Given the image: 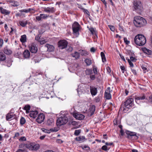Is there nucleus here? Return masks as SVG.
I'll list each match as a JSON object with an SVG mask.
<instances>
[{"instance_id":"nucleus-27","label":"nucleus","mask_w":152,"mask_h":152,"mask_svg":"<svg viewBox=\"0 0 152 152\" xmlns=\"http://www.w3.org/2000/svg\"><path fill=\"white\" fill-rule=\"evenodd\" d=\"M4 53L5 54H6L7 55H10V54L12 52L11 50H9L7 47H6L4 48Z\"/></svg>"},{"instance_id":"nucleus-43","label":"nucleus","mask_w":152,"mask_h":152,"mask_svg":"<svg viewBox=\"0 0 152 152\" xmlns=\"http://www.w3.org/2000/svg\"><path fill=\"white\" fill-rule=\"evenodd\" d=\"M83 10V12L85 13L87 15H90V13H89V12L88 11V10L85 9L84 8H82L81 9Z\"/></svg>"},{"instance_id":"nucleus-12","label":"nucleus","mask_w":152,"mask_h":152,"mask_svg":"<svg viewBox=\"0 0 152 152\" xmlns=\"http://www.w3.org/2000/svg\"><path fill=\"white\" fill-rule=\"evenodd\" d=\"M43 11L48 13H53L55 12V9L54 7H44L43 8Z\"/></svg>"},{"instance_id":"nucleus-16","label":"nucleus","mask_w":152,"mask_h":152,"mask_svg":"<svg viewBox=\"0 0 152 152\" xmlns=\"http://www.w3.org/2000/svg\"><path fill=\"white\" fill-rule=\"evenodd\" d=\"M89 110L88 115L90 116H91L94 114L95 110V105H93L91 106Z\"/></svg>"},{"instance_id":"nucleus-19","label":"nucleus","mask_w":152,"mask_h":152,"mask_svg":"<svg viewBox=\"0 0 152 152\" xmlns=\"http://www.w3.org/2000/svg\"><path fill=\"white\" fill-rule=\"evenodd\" d=\"M0 11L1 14L6 15H9L11 12L10 11L4 9L2 7H0Z\"/></svg>"},{"instance_id":"nucleus-60","label":"nucleus","mask_w":152,"mask_h":152,"mask_svg":"<svg viewBox=\"0 0 152 152\" xmlns=\"http://www.w3.org/2000/svg\"><path fill=\"white\" fill-rule=\"evenodd\" d=\"M131 70L133 73L134 74V75H137V73L135 70L131 69Z\"/></svg>"},{"instance_id":"nucleus-5","label":"nucleus","mask_w":152,"mask_h":152,"mask_svg":"<svg viewBox=\"0 0 152 152\" xmlns=\"http://www.w3.org/2000/svg\"><path fill=\"white\" fill-rule=\"evenodd\" d=\"M133 7L134 10H133L135 11L138 13H140L142 11V4L140 1H134L133 3Z\"/></svg>"},{"instance_id":"nucleus-49","label":"nucleus","mask_w":152,"mask_h":152,"mask_svg":"<svg viewBox=\"0 0 152 152\" xmlns=\"http://www.w3.org/2000/svg\"><path fill=\"white\" fill-rule=\"evenodd\" d=\"M19 140L21 141H25L26 140V138L25 137H22L19 139Z\"/></svg>"},{"instance_id":"nucleus-10","label":"nucleus","mask_w":152,"mask_h":152,"mask_svg":"<svg viewBox=\"0 0 152 152\" xmlns=\"http://www.w3.org/2000/svg\"><path fill=\"white\" fill-rule=\"evenodd\" d=\"M45 118V116L44 114L43 113H41L38 115L36 121L38 123L41 124L44 121Z\"/></svg>"},{"instance_id":"nucleus-21","label":"nucleus","mask_w":152,"mask_h":152,"mask_svg":"<svg viewBox=\"0 0 152 152\" xmlns=\"http://www.w3.org/2000/svg\"><path fill=\"white\" fill-rule=\"evenodd\" d=\"M38 114V112L37 110L31 111L29 112V115L31 117L35 118L37 117Z\"/></svg>"},{"instance_id":"nucleus-8","label":"nucleus","mask_w":152,"mask_h":152,"mask_svg":"<svg viewBox=\"0 0 152 152\" xmlns=\"http://www.w3.org/2000/svg\"><path fill=\"white\" fill-rule=\"evenodd\" d=\"M126 133L127 134L128 137L130 136L131 138L134 137L135 140H137L138 138V137L136 135V133L132 132L126 130Z\"/></svg>"},{"instance_id":"nucleus-24","label":"nucleus","mask_w":152,"mask_h":152,"mask_svg":"<svg viewBox=\"0 0 152 152\" xmlns=\"http://www.w3.org/2000/svg\"><path fill=\"white\" fill-rule=\"evenodd\" d=\"M39 55H35L32 59L35 61V63H38L39 62L41 59Z\"/></svg>"},{"instance_id":"nucleus-14","label":"nucleus","mask_w":152,"mask_h":152,"mask_svg":"<svg viewBox=\"0 0 152 152\" xmlns=\"http://www.w3.org/2000/svg\"><path fill=\"white\" fill-rule=\"evenodd\" d=\"M110 88L108 87L104 93L105 98L107 99H110L111 98V96L110 94Z\"/></svg>"},{"instance_id":"nucleus-30","label":"nucleus","mask_w":152,"mask_h":152,"mask_svg":"<svg viewBox=\"0 0 152 152\" xmlns=\"http://www.w3.org/2000/svg\"><path fill=\"white\" fill-rule=\"evenodd\" d=\"M72 55L73 57H75L76 59L80 57V54L76 51L72 54Z\"/></svg>"},{"instance_id":"nucleus-41","label":"nucleus","mask_w":152,"mask_h":152,"mask_svg":"<svg viewBox=\"0 0 152 152\" xmlns=\"http://www.w3.org/2000/svg\"><path fill=\"white\" fill-rule=\"evenodd\" d=\"M126 60H127L129 64V65H130V67H133L134 66V65L133 63L128 58H126Z\"/></svg>"},{"instance_id":"nucleus-25","label":"nucleus","mask_w":152,"mask_h":152,"mask_svg":"<svg viewBox=\"0 0 152 152\" xmlns=\"http://www.w3.org/2000/svg\"><path fill=\"white\" fill-rule=\"evenodd\" d=\"M142 50L144 53L148 55H151L152 53L151 50L145 48H143Z\"/></svg>"},{"instance_id":"nucleus-13","label":"nucleus","mask_w":152,"mask_h":152,"mask_svg":"<svg viewBox=\"0 0 152 152\" xmlns=\"http://www.w3.org/2000/svg\"><path fill=\"white\" fill-rule=\"evenodd\" d=\"M15 117V114L11 113H9L6 115V118L7 121H10L11 120L14 119Z\"/></svg>"},{"instance_id":"nucleus-53","label":"nucleus","mask_w":152,"mask_h":152,"mask_svg":"<svg viewBox=\"0 0 152 152\" xmlns=\"http://www.w3.org/2000/svg\"><path fill=\"white\" fill-rule=\"evenodd\" d=\"M128 53L130 56H133L134 55V53L132 52L130 50H129L128 51Z\"/></svg>"},{"instance_id":"nucleus-31","label":"nucleus","mask_w":152,"mask_h":152,"mask_svg":"<svg viewBox=\"0 0 152 152\" xmlns=\"http://www.w3.org/2000/svg\"><path fill=\"white\" fill-rule=\"evenodd\" d=\"M85 74L87 75H91L93 74L92 70L91 69H87L85 71Z\"/></svg>"},{"instance_id":"nucleus-56","label":"nucleus","mask_w":152,"mask_h":152,"mask_svg":"<svg viewBox=\"0 0 152 152\" xmlns=\"http://www.w3.org/2000/svg\"><path fill=\"white\" fill-rule=\"evenodd\" d=\"M123 73H124L125 71V68L124 66H121L120 67Z\"/></svg>"},{"instance_id":"nucleus-33","label":"nucleus","mask_w":152,"mask_h":152,"mask_svg":"<svg viewBox=\"0 0 152 152\" xmlns=\"http://www.w3.org/2000/svg\"><path fill=\"white\" fill-rule=\"evenodd\" d=\"M26 35H23L21 36L20 41L22 43L25 42L26 41Z\"/></svg>"},{"instance_id":"nucleus-62","label":"nucleus","mask_w":152,"mask_h":152,"mask_svg":"<svg viewBox=\"0 0 152 152\" xmlns=\"http://www.w3.org/2000/svg\"><path fill=\"white\" fill-rule=\"evenodd\" d=\"M36 19L38 21L41 20L42 19L41 16L40 15L39 16H36Z\"/></svg>"},{"instance_id":"nucleus-11","label":"nucleus","mask_w":152,"mask_h":152,"mask_svg":"<svg viewBox=\"0 0 152 152\" xmlns=\"http://www.w3.org/2000/svg\"><path fill=\"white\" fill-rule=\"evenodd\" d=\"M29 48L30 51L31 53H36L37 51V48L34 43L29 46Z\"/></svg>"},{"instance_id":"nucleus-22","label":"nucleus","mask_w":152,"mask_h":152,"mask_svg":"<svg viewBox=\"0 0 152 152\" xmlns=\"http://www.w3.org/2000/svg\"><path fill=\"white\" fill-rule=\"evenodd\" d=\"M145 99H148L147 98L146 99L145 96V94H142V95H141L140 96L136 97L135 98V100L136 102H137V100H142Z\"/></svg>"},{"instance_id":"nucleus-55","label":"nucleus","mask_w":152,"mask_h":152,"mask_svg":"<svg viewBox=\"0 0 152 152\" xmlns=\"http://www.w3.org/2000/svg\"><path fill=\"white\" fill-rule=\"evenodd\" d=\"M93 71L94 72V73L95 74H97V68L96 67H94L93 69Z\"/></svg>"},{"instance_id":"nucleus-35","label":"nucleus","mask_w":152,"mask_h":152,"mask_svg":"<svg viewBox=\"0 0 152 152\" xmlns=\"http://www.w3.org/2000/svg\"><path fill=\"white\" fill-rule=\"evenodd\" d=\"M101 56L102 57V61L103 62L106 61V58L105 55L103 52L101 53Z\"/></svg>"},{"instance_id":"nucleus-52","label":"nucleus","mask_w":152,"mask_h":152,"mask_svg":"<svg viewBox=\"0 0 152 152\" xmlns=\"http://www.w3.org/2000/svg\"><path fill=\"white\" fill-rule=\"evenodd\" d=\"M40 36L39 34H38L35 37V39L39 42V41H40L39 39H40Z\"/></svg>"},{"instance_id":"nucleus-9","label":"nucleus","mask_w":152,"mask_h":152,"mask_svg":"<svg viewBox=\"0 0 152 152\" xmlns=\"http://www.w3.org/2000/svg\"><path fill=\"white\" fill-rule=\"evenodd\" d=\"M39 147V145L38 144H32L28 145L27 146L29 150L32 151H37Z\"/></svg>"},{"instance_id":"nucleus-37","label":"nucleus","mask_w":152,"mask_h":152,"mask_svg":"<svg viewBox=\"0 0 152 152\" xmlns=\"http://www.w3.org/2000/svg\"><path fill=\"white\" fill-rule=\"evenodd\" d=\"M79 86H78V88L77 89V91L79 95L82 94L84 92L83 89L79 88Z\"/></svg>"},{"instance_id":"nucleus-64","label":"nucleus","mask_w":152,"mask_h":152,"mask_svg":"<svg viewBox=\"0 0 152 152\" xmlns=\"http://www.w3.org/2000/svg\"><path fill=\"white\" fill-rule=\"evenodd\" d=\"M45 32V31L44 30L42 29H41V30H39V34H43Z\"/></svg>"},{"instance_id":"nucleus-47","label":"nucleus","mask_w":152,"mask_h":152,"mask_svg":"<svg viewBox=\"0 0 152 152\" xmlns=\"http://www.w3.org/2000/svg\"><path fill=\"white\" fill-rule=\"evenodd\" d=\"M130 60L131 61H132L133 62H135L137 60V59L133 56H130Z\"/></svg>"},{"instance_id":"nucleus-29","label":"nucleus","mask_w":152,"mask_h":152,"mask_svg":"<svg viewBox=\"0 0 152 152\" xmlns=\"http://www.w3.org/2000/svg\"><path fill=\"white\" fill-rule=\"evenodd\" d=\"M6 59L5 55L3 52H0V61H4Z\"/></svg>"},{"instance_id":"nucleus-38","label":"nucleus","mask_w":152,"mask_h":152,"mask_svg":"<svg viewBox=\"0 0 152 152\" xmlns=\"http://www.w3.org/2000/svg\"><path fill=\"white\" fill-rule=\"evenodd\" d=\"M25 122L26 120L23 117H21L20 119V124L22 125H23L25 124Z\"/></svg>"},{"instance_id":"nucleus-2","label":"nucleus","mask_w":152,"mask_h":152,"mask_svg":"<svg viewBox=\"0 0 152 152\" xmlns=\"http://www.w3.org/2000/svg\"><path fill=\"white\" fill-rule=\"evenodd\" d=\"M134 99L132 98H130L127 99L126 102L122 103L120 110H123L124 111L126 109H130L134 106L133 104Z\"/></svg>"},{"instance_id":"nucleus-28","label":"nucleus","mask_w":152,"mask_h":152,"mask_svg":"<svg viewBox=\"0 0 152 152\" xmlns=\"http://www.w3.org/2000/svg\"><path fill=\"white\" fill-rule=\"evenodd\" d=\"M54 124L53 120L52 118L49 119L47 120V124L48 126L52 125Z\"/></svg>"},{"instance_id":"nucleus-59","label":"nucleus","mask_w":152,"mask_h":152,"mask_svg":"<svg viewBox=\"0 0 152 152\" xmlns=\"http://www.w3.org/2000/svg\"><path fill=\"white\" fill-rule=\"evenodd\" d=\"M81 54L82 55L84 56L87 55V54L85 51L82 50V52H81Z\"/></svg>"},{"instance_id":"nucleus-15","label":"nucleus","mask_w":152,"mask_h":152,"mask_svg":"<svg viewBox=\"0 0 152 152\" xmlns=\"http://www.w3.org/2000/svg\"><path fill=\"white\" fill-rule=\"evenodd\" d=\"M90 91L91 95L92 96L96 95L97 93V88H95L94 86H90Z\"/></svg>"},{"instance_id":"nucleus-39","label":"nucleus","mask_w":152,"mask_h":152,"mask_svg":"<svg viewBox=\"0 0 152 152\" xmlns=\"http://www.w3.org/2000/svg\"><path fill=\"white\" fill-rule=\"evenodd\" d=\"M81 131V129L75 130V131L74 134L76 136H78L80 133Z\"/></svg>"},{"instance_id":"nucleus-4","label":"nucleus","mask_w":152,"mask_h":152,"mask_svg":"<svg viewBox=\"0 0 152 152\" xmlns=\"http://www.w3.org/2000/svg\"><path fill=\"white\" fill-rule=\"evenodd\" d=\"M58 45L60 49H66V50L69 52L73 50L72 47L68 46V42L65 40H61L59 41L58 42Z\"/></svg>"},{"instance_id":"nucleus-23","label":"nucleus","mask_w":152,"mask_h":152,"mask_svg":"<svg viewBox=\"0 0 152 152\" xmlns=\"http://www.w3.org/2000/svg\"><path fill=\"white\" fill-rule=\"evenodd\" d=\"M75 140L80 142H83L86 140V138L85 136H80L78 137H76Z\"/></svg>"},{"instance_id":"nucleus-20","label":"nucleus","mask_w":152,"mask_h":152,"mask_svg":"<svg viewBox=\"0 0 152 152\" xmlns=\"http://www.w3.org/2000/svg\"><path fill=\"white\" fill-rule=\"evenodd\" d=\"M75 118L80 120H83L85 118V116L80 113H75Z\"/></svg>"},{"instance_id":"nucleus-3","label":"nucleus","mask_w":152,"mask_h":152,"mask_svg":"<svg viewBox=\"0 0 152 152\" xmlns=\"http://www.w3.org/2000/svg\"><path fill=\"white\" fill-rule=\"evenodd\" d=\"M134 42L137 45L142 46L146 42L145 37L142 34H138L134 37Z\"/></svg>"},{"instance_id":"nucleus-58","label":"nucleus","mask_w":152,"mask_h":152,"mask_svg":"<svg viewBox=\"0 0 152 152\" xmlns=\"http://www.w3.org/2000/svg\"><path fill=\"white\" fill-rule=\"evenodd\" d=\"M3 39L0 38V47H2L3 44Z\"/></svg>"},{"instance_id":"nucleus-48","label":"nucleus","mask_w":152,"mask_h":152,"mask_svg":"<svg viewBox=\"0 0 152 152\" xmlns=\"http://www.w3.org/2000/svg\"><path fill=\"white\" fill-rule=\"evenodd\" d=\"M124 42L126 44L128 45L130 43V41L129 40H128L127 39L126 37H124Z\"/></svg>"},{"instance_id":"nucleus-26","label":"nucleus","mask_w":152,"mask_h":152,"mask_svg":"<svg viewBox=\"0 0 152 152\" xmlns=\"http://www.w3.org/2000/svg\"><path fill=\"white\" fill-rule=\"evenodd\" d=\"M102 95H99L94 99V102L97 103L99 102L102 99Z\"/></svg>"},{"instance_id":"nucleus-63","label":"nucleus","mask_w":152,"mask_h":152,"mask_svg":"<svg viewBox=\"0 0 152 152\" xmlns=\"http://www.w3.org/2000/svg\"><path fill=\"white\" fill-rule=\"evenodd\" d=\"M19 5V4L18 3V2L17 1H14V4L13 5L14 6L16 7V6H18Z\"/></svg>"},{"instance_id":"nucleus-1","label":"nucleus","mask_w":152,"mask_h":152,"mask_svg":"<svg viewBox=\"0 0 152 152\" xmlns=\"http://www.w3.org/2000/svg\"><path fill=\"white\" fill-rule=\"evenodd\" d=\"M134 19L133 23L136 27L140 28L147 24L146 20L142 17L137 16L134 17Z\"/></svg>"},{"instance_id":"nucleus-61","label":"nucleus","mask_w":152,"mask_h":152,"mask_svg":"<svg viewBox=\"0 0 152 152\" xmlns=\"http://www.w3.org/2000/svg\"><path fill=\"white\" fill-rule=\"evenodd\" d=\"M20 135V134L18 132L16 133L14 137V138H15L16 137H18Z\"/></svg>"},{"instance_id":"nucleus-40","label":"nucleus","mask_w":152,"mask_h":152,"mask_svg":"<svg viewBox=\"0 0 152 152\" xmlns=\"http://www.w3.org/2000/svg\"><path fill=\"white\" fill-rule=\"evenodd\" d=\"M31 9H29L28 10L24 9L20 10H19V11L21 12H24L26 13H28L29 12H30L31 11Z\"/></svg>"},{"instance_id":"nucleus-36","label":"nucleus","mask_w":152,"mask_h":152,"mask_svg":"<svg viewBox=\"0 0 152 152\" xmlns=\"http://www.w3.org/2000/svg\"><path fill=\"white\" fill-rule=\"evenodd\" d=\"M83 150H86V151H88L90 150V148L88 145H85L81 146Z\"/></svg>"},{"instance_id":"nucleus-18","label":"nucleus","mask_w":152,"mask_h":152,"mask_svg":"<svg viewBox=\"0 0 152 152\" xmlns=\"http://www.w3.org/2000/svg\"><path fill=\"white\" fill-rule=\"evenodd\" d=\"M23 57L25 58L28 59L31 57L30 53L28 50H25L23 53Z\"/></svg>"},{"instance_id":"nucleus-51","label":"nucleus","mask_w":152,"mask_h":152,"mask_svg":"<svg viewBox=\"0 0 152 152\" xmlns=\"http://www.w3.org/2000/svg\"><path fill=\"white\" fill-rule=\"evenodd\" d=\"M89 30L92 34H94L95 32L94 29L93 28H90Z\"/></svg>"},{"instance_id":"nucleus-45","label":"nucleus","mask_w":152,"mask_h":152,"mask_svg":"<svg viewBox=\"0 0 152 152\" xmlns=\"http://www.w3.org/2000/svg\"><path fill=\"white\" fill-rule=\"evenodd\" d=\"M30 106L28 104L26 105L23 109L25 110H30Z\"/></svg>"},{"instance_id":"nucleus-42","label":"nucleus","mask_w":152,"mask_h":152,"mask_svg":"<svg viewBox=\"0 0 152 152\" xmlns=\"http://www.w3.org/2000/svg\"><path fill=\"white\" fill-rule=\"evenodd\" d=\"M101 149L104 151H107L110 149V148H107L106 145H104L102 147Z\"/></svg>"},{"instance_id":"nucleus-6","label":"nucleus","mask_w":152,"mask_h":152,"mask_svg":"<svg viewBox=\"0 0 152 152\" xmlns=\"http://www.w3.org/2000/svg\"><path fill=\"white\" fill-rule=\"evenodd\" d=\"M67 122V117L65 115H63L57 119L56 124L57 126H61L66 124Z\"/></svg>"},{"instance_id":"nucleus-50","label":"nucleus","mask_w":152,"mask_h":152,"mask_svg":"<svg viewBox=\"0 0 152 152\" xmlns=\"http://www.w3.org/2000/svg\"><path fill=\"white\" fill-rule=\"evenodd\" d=\"M108 27L111 31H114L115 28L114 26L109 25L108 26Z\"/></svg>"},{"instance_id":"nucleus-54","label":"nucleus","mask_w":152,"mask_h":152,"mask_svg":"<svg viewBox=\"0 0 152 152\" xmlns=\"http://www.w3.org/2000/svg\"><path fill=\"white\" fill-rule=\"evenodd\" d=\"M148 101L151 103L152 104V95H150L148 98Z\"/></svg>"},{"instance_id":"nucleus-17","label":"nucleus","mask_w":152,"mask_h":152,"mask_svg":"<svg viewBox=\"0 0 152 152\" xmlns=\"http://www.w3.org/2000/svg\"><path fill=\"white\" fill-rule=\"evenodd\" d=\"M45 47L47 48V51L49 52H52L54 51V47L48 44H46Z\"/></svg>"},{"instance_id":"nucleus-34","label":"nucleus","mask_w":152,"mask_h":152,"mask_svg":"<svg viewBox=\"0 0 152 152\" xmlns=\"http://www.w3.org/2000/svg\"><path fill=\"white\" fill-rule=\"evenodd\" d=\"M84 61L87 66H89L91 64V60L88 58L86 59Z\"/></svg>"},{"instance_id":"nucleus-46","label":"nucleus","mask_w":152,"mask_h":152,"mask_svg":"<svg viewBox=\"0 0 152 152\" xmlns=\"http://www.w3.org/2000/svg\"><path fill=\"white\" fill-rule=\"evenodd\" d=\"M90 78L91 80H93L95 79L96 77L95 75H90Z\"/></svg>"},{"instance_id":"nucleus-44","label":"nucleus","mask_w":152,"mask_h":152,"mask_svg":"<svg viewBox=\"0 0 152 152\" xmlns=\"http://www.w3.org/2000/svg\"><path fill=\"white\" fill-rule=\"evenodd\" d=\"M40 15L41 16L42 18L43 19L46 18L48 17V15L45 14H40Z\"/></svg>"},{"instance_id":"nucleus-32","label":"nucleus","mask_w":152,"mask_h":152,"mask_svg":"<svg viewBox=\"0 0 152 152\" xmlns=\"http://www.w3.org/2000/svg\"><path fill=\"white\" fill-rule=\"evenodd\" d=\"M19 23L22 27H24L27 24L28 21L26 20L25 21H19Z\"/></svg>"},{"instance_id":"nucleus-57","label":"nucleus","mask_w":152,"mask_h":152,"mask_svg":"<svg viewBox=\"0 0 152 152\" xmlns=\"http://www.w3.org/2000/svg\"><path fill=\"white\" fill-rule=\"evenodd\" d=\"M39 42L40 44L42 45L45 43L46 42V41H45V40H42L39 41Z\"/></svg>"},{"instance_id":"nucleus-7","label":"nucleus","mask_w":152,"mask_h":152,"mask_svg":"<svg viewBox=\"0 0 152 152\" xmlns=\"http://www.w3.org/2000/svg\"><path fill=\"white\" fill-rule=\"evenodd\" d=\"M80 27V25L77 22H74L72 26L73 32L74 33H77L78 32Z\"/></svg>"}]
</instances>
